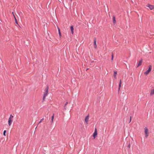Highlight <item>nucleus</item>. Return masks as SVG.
Segmentation results:
<instances>
[{
  "label": "nucleus",
  "mask_w": 154,
  "mask_h": 154,
  "mask_svg": "<svg viewBox=\"0 0 154 154\" xmlns=\"http://www.w3.org/2000/svg\"><path fill=\"white\" fill-rule=\"evenodd\" d=\"M14 118L13 116L11 115H10L9 118L8 119V124L9 126H10L11 125L13 121V119Z\"/></svg>",
  "instance_id": "nucleus-1"
},
{
  "label": "nucleus",
  "mask_w": 154,
  "mask_h": 154,
  "mask_svg": "<svg viewBox=\"0 0 154 154\" xmlns=\"http://www.w3.org/2000/svg\"><path fill=\"white\" fill-rule=\"evenodd\" d=\"M48 87L47 86L45 89V91L44 93V95L43 97V100H44L46 97L47 95L48 94Z\"/></svg>",
  "instance_id": "nucleus-2"
},
{
  "label": "nucleus",
  "mask_w": 154,
  "mask_h": 154,
  "mask_svg": "<svg viewBox=\"0 0 154 154\" xmlns=\"http://www.w3.org/2000/svg\"><path fill=\"white\" fill-rule=\"evenodd\" d=\"M145 136L146 138H147L149 135V130L146 127H145L144 129Z\"/></svg>",
  "instance_id": "nucleus-3"
},
{
  "label": "nucleus",
  "mask_w": 154,
  "mask_h": 154,
  "mask_svg": "<svg viewBox=\"0 0 154 154\" xmlns=\"http://www.w3.org/2000/svg\"><path fill=\"white\" fill-rule=\"evenodd\" d=\"M151 70L152 66L151 65H150L149 66L148 69L144 73V74H145L146 75H147L149 74V73L151 71Z\"/></svg>",
  "instance_id": "nucleus-4"
},
{
  "label": "nucleus",
  "mask_w": 154,
  "mask_h": 154,
  "mask_svg": "<svg viewBox=\"0 0 154 154\" xmlns=\"http://www.w3.org/2000/svg\"><path fill=\"white\" fill-rule=\"evenodd\" d=\"M146 6L149 7L150 10H152L154 9V5H153L148 4L146 5Z\"/></svg>",
  "instance_id": "nucleus-5"
},
{
  "label": "nucleus",
  "mask_w": 154,
  "mask_h": 154,
  "mask_svg": "<svg viewBox=\"0 0 154 154\" xmlns=\"http://www.w3.org/2000/svg\"><path fill=\"white\" fill-rule=\"evenodd\" d=\"M142 61V59H141L139 61L137 65V66L136 67L137 68L138 67H139V66H140L141 65Z\"/></svg>",
  "instance_id": "nucleus-6"
},
{
  "label": "nucleus",
  "mask_w": 154,
  "mask_h": 154,
  "mask_svg": "<svg viewBox=\"0 0 154 154\" xmlns=\"http://www.w3.org/2000/svg\"><path fill=\"white\" fill-rule=\"evenodd\" d=\"M97 129L95 128V129L94 132L93 134V136L94 137V138H95L96 137L97 135Z\"/></svg>",
  "instance_id": "nucleus-7"
},
{
  "label": "nucleus",
  "mask_w": 154,
  "mask_h": 154,
  "mask_svg": "<svg viewBox=\"0 0 154 154\" xmlns=\"http://www.w3.org/2000/svg\"><path fill=\"white\" fill-rule=\"evenodd\" d=\"M89 115L88 114V115L85 117V121L87 124L88 123V122L89 121Z\"/></svg>",
  "instance_id": "nucleus-8"
},
{
  "label": "nucleus",
  "mask_w": 154,
  "mask_h": 154,
  "mask_svg": "<svg viewBox=\"0 0 154 154\" xmlns=\"http://www.w3.org/2000/svg\"><path fill=\"white\" fill-rule=\"evenodd\" d=\"M94 48L96 49L97 48V45L96 39V38H95L94 40Z\"/></svg>",
  "instance_id": "nucleus-9"
},
{
  "label": "nucleus",
  "mask_w": 154,
  "mask_h": 154,
  "mask_svg": "<svg viewBox=\"0 0 154 154\" xmlns=\"http://www.w3.org/2000/svg\"><path fill=\"white\" fill-rule=\"evenodd\" d=\"M70 29L71 31V33H72V34H73L74 33V28H73V27L72 26L70 27Z\"/></svg>",
  "instance_id": "nucleus-10"
},
{
  "label": "nucleus",
  "mask_w": 154,
  "mask_h": 154,
  "mask_svg": "<svg viewBox=\"0 0 154 154\" xmlns=\"http://www.w3.org/2000/svg\"><path fill=\"white\" fill-rule=\"evenodd\" d=\"M117 75V72L116 71H114V75L113 76L115 79L116 78V75Z\"/></svg>",
  "instance_id": "nucleus-11"
},
{
  "label": "nucleus",
  "mask_w": 154,
  "mask_h": 154,
  "mask_svg": "<svg viewBox=\"0 0 154 154\" xmlns=\"http://www.w3.org/2000/svg\"><path fill=\"white\" fill-rule=\"evenodd\" d=\"M154 94V89L152 90L151 91V92H150V94L151 95H152L153 94Z\"/></svg>",
  "instance_id": "nucleus-12"
},
{
  "label": "nucleus",
  "mask_w": 154,
  "mask_h": 154,
  "mask_svg": "<svg viewBox=\"0 0 154 154\" xmlns=\"http://www.w3.org/2000/svg\"><path fill=\"white\" fill-rule=\"evenodd\" d=\"M113 22L114 23H116V18L115 16H113Z\"/></svg>",
  "instance_id": "nucleus-13"
},
{
  "label": "nucleus",
  "mask_w": 154,
  "mask_h": 154,
  "mask_svg": "<svg viewBox=\"0 0 154 154\" xmlns=\"http://www.w3.org/2000/svg\"><path fill=\"white\" fill-rule=\"evenodd\" d=\"M58 31L59 36H60V37H61V33L60 32V29L59 28H58Z\"/></svg>",
  "instance_id": "nucleus-14"
},
{
  "label": "nucleus",
  "mask_w": 154,
  "mask_h": 154,
  "mask_svg": "<svg viewBox=\"0 0 154 154\" xmlns=\"http://www.w3.org/2000/svg\"><path fill=\"white\" fill-rule=\"evenodd\" d=\"M54 114H53V115L51 117V123H52L53 122V120H54Z\"/></svg>",
  "instance_id": "nucleus-15"
},
{
  "label": "nucleus",
  "mask_w": 154,
  "mask_h": 154,
  "mask_svg": "<svg viewBox=\"0 0 154 154\" xmlns=\"http://www.w3.org/2000/svg\"><path fill=\"white\" fill-rule=\"evenodd\" d=\"M6 130H5V131H4V132H3V135H4L5 136H6Z\"/></svg>",
  "instance_id": "nucleus-16"
},
{
  "label": "nucleus",
  "mask_w": 154,
  "mask_h": 154,
  "mask_svg": "<svg viewBox=\"0 0 154 154\" xmlns=\"http://www.w3.org/2000/svg\"><path fill=\"white\" fill-rule=\"evenodd\" d=\"M121 84H119V91L120 89V88L121 87Z\"/></svg>",
  "instance_id": "nucleus-17"
},
{
  "label": "nucleus",
  "mask_w": 154,
  "mask_h": 154,
  "mask_svg": "<svg viewBox=\"0 0 154 154\" xmlns=\"http://www.w3.org/2000/svg\"><path fill=\"white\" fill-rule=\"evenodd\" d=\"M15 22L17 24H18V22H17V19H15Z\"/></svg>",
  "instance_id": "nucleus-18"
},
{
  "label": "nucleus",
  "mask_w": 154,
  "mask_h": 154,
  "mask_svg": "<svg viewBox=\"0 0 154 154\" xmlns=\"http://www.w3.org/2000/svg\"><path fill=\"white\" fill-rule=\"evenodd\" d=\"M44 120V119H41V120L39 122V123H40L42 121H43Z\"/></svg>",
  "instance_id": "nucleus-19"
},
{
  "label": "nucleus",
  "mask_w": 154,
  "mask_h": 154,
  "mask_svg": "<svg viewBox=\"0 0 154 154\" xmlns=\"http://www.w3.org/2000/svg\"><path fill=\"white\" fill-rule=\"evenodd\" d=\"M113 55H112V60H113Z\"/></svg>",
  "instance_id": "nucleus-20"
},
{
  "label": "nucleus",
  "mask_w": 154,
  "mask_h": 154,
  "mask_svg": "<svg viewBox=\"0 0 154 154\" xmlns=\"http://www.w3.org/2000/svg\"><path fill=\"white\" fill-rule=\"evenodd\" d=\"M119 84H122L121 80H120V81Z\"/></svg>",
  "instance_id": "nucleus-21"
},
{
  "label": "nucleus",
  "mask_w": 154,
  "mask_h": 154,
  "mask_svg": "<svg viewBox=\"0 0 154 154\" xmlns=\"http://www.w3.org/2000/svg\"><path fill=\"white\" fill-rule=\"evenodd\" d=\"M131 117H130V122H131Z\"/></svg>",
  "instance_id": "nucleus-22"
},
{
  "label": "nucleus",
  "mask_w": 154,
  "mask_h": 154,
  "mask_svg": "<svg viewBox=\"0 0 154 154\" xmlns=\"http://www.w3.org/2000/svg\"><path fill=\"white\" fill-rule=\"evenodd\" d=\"M128 146V148H130V144H129Z\"/></svg>",
  "instance_id": "nucleus-23"
},
{
  "label": "nucleus",
  "mask_w": 154,
  "mask_h": 154,
  "mask_svg": "<svg viewBox=\"0 0 154 154\" xmlns=\"http://www.w3.org/2000/svg\"><path fill=\"white\" fill-rule=\"evenodd\" d=\"M67 104H68V102H67L65 103V106H66V105H67Z\"/></svg>",
  "instance_id": "nucleus-24"
},
{
  "label": "nucleus",
  "mask_w": 154,
  "mask_h": 154,
  "mask_svg": "<svg viewBox=\"0 0 154 154\" xmlns=\"http://www.w3.org/2000/svg\"><path fill=\"white\" fill-rule=\"evenodd\" d=\"M14 19H15H15H16V18L15 17H14Z\"/></svg>",
  "instance_id": "nucleus-25"
},
{
  "label": "nucleus",
  "mask_w": 154,
  "mask_h": 154,
  "mask_svg": "<svg viewBox=\"0 0 154 154\" xmlns=\"http://www.w3.org/2000/svg\"><path fill=\"white\" fill-rule=\"evenodd\" d=\"M12 14H13V15H14V13H13V12H12Z\"/></svg>",
  "instance_id": "nucleus-26"
},
{
  "label": "nucleus",
  "mask_w": 154,
  "mask_h": 154,
  "mask_svg": "<svg viewBox=\"0 0 154 154\" xmlns=\"http://www.w3.org/2000/svg\"><path fill=\"white\" fill-rule=\"evenodd\" d=\"M13 16H14V17H15V15H14H14H13Z\"/></svg>",
  "instance_id": "nucleus-27"
}]
</instances>
